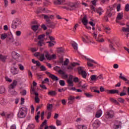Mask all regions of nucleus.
<instances>
[{"mask_svg":"<svg viewBox=\"0 0 129 129\" xmlns=\"http://www.w3.org/2000/svg\"><path fill=\"white\" fill-rule=\"evenodd\" d=\"M68 6H63L62 9H65L67 11H72L78 8V5L76 3H69L67 5Z\"/></svg>","mask_w":129,"mask_h":129,"instance_id":"1","label":"nucleus"},{"mask_svg":"<svg viewBox=\"0 0 129 129\" xmlns=\"http://www.w3.org/2000/svg\"><path fill=\"white\" fill-rule=\"evenodd\" d=\"M27 110L28 109L25 107L20 108L17 114L18 117H20V118H24V117H26Z\"/></svg>","mask_w":129,"mask_h":129,"instance_id":"2","label":"nucleus"},{"mask_svg":"<svg viewBox=\"0 0 129 129\" xmlns=\"http://www.w3.org/2000/svg\"><path fill=\"white\" fill-rule=\"evenodd\" d=\"M78 73L79 75H81L83 78L86 79V77H87V73L86 71H84V68L83 67H79L78 68Z\"/></svg>","mask_w":129,"mask_h":129,"instance_id":"3","label":"nucleus"},{"mask_svg":"<svg viewBox=\"0 0 129 129\" xmlns=\"http://www.w3.org/2000/svg\"><path fill=\"white\" fill-rule=\"evenodd\" d=\"M38 40H39L37 43L38 46L42 47V46H43V45L44 44V41L45 40V34H42L38 36Z\"/></svg>","mask_w":129,"mask_h":129,"instance_id":"4","label":"nucleus"},{"mask_svg":"<svg viewBox=\"0 0 129 129\" xmlns=\"http://www.w3.org/2000/svg\"><path fill=\"white\" fill-rule=\"evenodd\" d=\"M87 65L88 67H94V68H95V66H93V64H92V63H94V64H97V62L95 61V60L93 59H91L88 58H87Z\"/></svg>","mask_w":129,"mask_h":129,"instance_id":"5","label":"nucleus"},{"mask_svg":"<svg viewBox=\"0 0 129 129\" xmlns=\"http://www.w3.org/2000/svg\"><path fill=\"white\" fill-rule=\"evenodd\" d=\"M114 115V113H113V111L110 110L109 111H107L105 113V117L106 118H112Z\"/></svg>","mask_w":129,"mask_h":129,"instance_id":"6","label":"nucleus"},{"mask_svg":"<svg viewBox=\"0 0 129 129\" xmlns=\"http://www.w3.org/2000/svg\"><path fill=\"white\" fill-rule=\"evenodd\" d=\"M17 85H18V81L16 80H14L12 83L9 86V89L10 90L15 89V88H16L17 87Z\"/></svg>","mask_w":129,"mask_h":129,"instance_id":"7","label":"nucleus"},{"mask_svg":"<svg viewBox=\"0 0 129 129\" xmlns=\"http://www.w3.org/2000/svg\"><path fill=\"white\" fill-rule=\"evenodd\" d=\"M44 19L46 20V22H50V20H54V15H43Z\"/></svg>","mask_w":129,"mask_h":129,"instance_id":"8","label":"nucleus"},{"mask_svg":"<svg viewBox=\"0 0 129 129\" xmlns=\"http://www.w3.org/2000/svg\"><path fill=\"white\" fill-rule=\"evenodd\" d=\"M105 92H106L107 93H109L110 94H118V93H119V92L118 91V90H106L105 91Z\"/></svg>","mask_w":129,"mask_h":129,"instance_id":"9","label":"nucleus"},{"mask_svg":"<svg viewBox=\"0 0 129 129\" xmlns=\"http://www.w3.org/2000/svg\"><path fill=\"white\" fill-rule=\"evenodd\" d=\"M11 73L12 75H17V74H19V71H18L17 68H15V67H12L11 68Z\"/></svg>","mask_w":129,"mask_h":129,"instance_id":"10","label":"nucleus"},{"mask_svg":"<svg viewBox=\"0 0 129 129\" xmlns=\"http://www.w3.org/2000/svg\"><path fill=\"white\" fill-rule=\"evenodd\" d=\"M100 125V121H99V120H96L93 123V128L96 129L98 127H99V125Z\"/></svg>","mask_w":129,"mask_h":129,"instance_id":"11","label":"nucleus"},{"mask_svg":"<svg viewBox=\"0 0 129 129\" xmlns=\"http://www.w3.org/2000/svg\"><path fill=\"white\" fill-rule=\"evenodd\" d=\"M123 17V13L121 12L118 13L116 17V23H118V21H120V20H122Z\"/></svg>","mask_w":129,"mask_h":129,"instance_id":"12","label":"nucleus"},{"mask_svg":"<svg viewBox=\"0 0 129 129\" xmlns=\"http://www.w3.org/2000/svg\"><path fill=\"white\" fill-rule=\"evenodd\" d=\"M12 58L13 59H15V60L19 58V57H20V54L16 52V51L12 52Z\"/></svg>","mask_w":129,"mask_h":129,"instance_id":"13","label":"nucleus"},{"mask_svg":"<svg viewBox=\"0 0 129 129\" xmlns=\"http://www.w3.org/2000/svg\"><path fill=\"white\" fill-rule=\"evenodd\" d=\"M47 26L49 28H51V29H54L56 26V25L54 24L53 22H47Z\"/></svg>","mask_w":129,"mask_h":129,"instance_id":"14","label":"nucleus"},{"mask_svg":"<svg viewBox=\"0 0 129 129\" xmlns=\"http://www.w3.org/2000/svg\"><path fill=\"white\" fill-rule=\"evenodd\" d=\"M58 74H61L63 78H68V75L65 74V72L61 70H59Z\"/></svg>","mask_w":129,"mask_h":129,"instance_id":"15","label":"nucleus"},{"mask_svg":"<svg viewBox=\"0 0 129 129\" xmlns=\"http://www.w3.org/2000/svg\"><path fill=\"white\" fill-rule=\"evenodd\" d=\"M93 35H94V38L96 39L97 42H99V43H102L104 41V39L103 38H101V39L96 38L97 34L93 33Z\"/></svg>","mask_w":129,"mask_h":129,"instance_id":"16","label":"nucleus"},{"mask_svg":"<svg viewBox=\"0 0 129 129\" xmlns=\"http://www.w3.org/2000/svg\"><path fill=\"white\" fill-rule=\"evenodd\" d=\"M82 22L85 26H86V25H87L88 21L87 20V16H86V15H84V17L82 19Z\"/></svg>","mask_w":129,"mask_h":129,"instance_id":"17","label":"nucleus"},{"mask_svg":"<svg viewBox=\"0 0 129 129\" xmlns=\"http://www.w3.org/2000/svg\"><path fill=\"white\" fill-rule=\"evenodd\" d=\"M44 53H45V56L47 59V60H52V58L51 57V55L50 54H49V52L47 50H45L44 51Z\"/></svg>","mask_w":129,"mask_h":129,"instance_id":"18","label":"nucleus"},{"mask_svg":"<svg viewBox=\"0 0 129 129\" xmlns=\"http://www.w3.org/2000/svg\"><path fill=\"white\" fill-rule=\"evenodd\" d=\"M48 95L49 96H56L57 95V92L55 91H49L48 93Z\"/></svg>","mask_w":129,"mask_h":129,"instance_id":"19","label":"nucleus"},{"mask_svg":"<svg viewBox=\"0 0 129 129\" xmlns=\"http://www.w3.org/2000/svg\"><path fill=\"white\" fill-rule=\"evenodd\" d=\"M96 13H97V14H99L100 16H101L102 15V13H103V10L101 8H99L98 9H96L95 11Z\"/></svg>","mask_w":129,"mask_h":129,"instance_id":"20","label":"nucleus"},{"mask_svg":"<svg viewBox=\"0 0 129 129\" xmlns=\"http://www.w3.org/2000/svg\"><path fill=\"white\" fill-rule=\"evenodd\" d=\"M13 22L14 24H16L17 26H19V25H21L22 24L21 20L19 18H16V20L13 21Z\"/></svg>","mask_w":129,"mask_h":129,"instance_id":"21","label":"nucleus"},{"mask_svg":"<svg viewBox=\"0 0 129 129\" xmlns=\"http://www.w3.org/2000/svg\"><path fill=\"white\" fill-rule=\"evenodd\" d=\"M39 27H40V25H33L31 29L34 31V32H37V30L39 29Z\"/></svg>","mask_w":129,"mask_h":129,"instance_id":"22","label":"nucleus"},{"mask_svg":"<svg viewBox=\"0 0 129 129\" xmlns=\"http://www.w3.org/2000/svg\"><path fill=\"white\" fill-rule=\"evenodd\" d=\"M102 114V111L101 110H99L97 111L96 113V117H100Z\"/></svg>","mask_w":129,"mask_h":129,"instance_id":"23","label":"nucleus"},{"mask_svg":"<svg viewBox=\"0 0 129 129\" xmlns=\"http://www.w3.org/2000/svg\"><path fill=\"white\" fill-rule=\"evenodd\" d=\"M67 82L68 83V86L69 87H73L74 84H73V81L67 80Z\"/></svg>","mask_w":129,"mask_h":129,"instance_id":"24","label":"nucleus"},{"mask_svg":"<svg viewBox=\"0 0 129 129\" xmlns=\"http://www.w3.org/2000/svg\"><path fill=\"white\" fill-rule=\"evenodd\" d=\"M64 2V0H56L54 1V5H62Z\"/></svg>","mask_w":129,"mask_h":129,"instance_id":"25","label":"nucleus"},{"mask_svg":"<svg viewBox=\"0 0 129 129\" xmlns=\"http://www.w3.org/2000/svg\"><path fill=\"white\" fill-rule=\"evenodd\" d=\"M0 60L2 62H6V60H7V56L0 54Z\"/></svg>","mask_w":129,"mask_h":129,"instance_id":"26","label":"nucleus"},{"mask_svg":"<svg viewBox=\"0 0 129 129\" xmlns=\"http://www.w3.org/2000/svg\"><path fill=\"white\" fill-rule=\"evenodd\" d=\"M50 78H51L52 80H54L55 81H58V80H59V78H58V77L53 74L50 76Z\"/></svg>","mask_w":129,"mask_h":129,"instance_id":"27","label":"nucleus"},{"mask_svg":"<svg viewBox=\"0 0 129 129\" xmlns=\"http://www.w3.org/2000/svg\"><path fill=\"white\" fill-rule=\"evenodd\" d=\"M32 63L33 64H36V66H41V62L39 61L38 60H35V59H32Z\"/></svg>","mask_w":129,"mask_h":129,"instance_id":"28","label":"nucleus"},{"mask_svg":"<svg viewBox=\"0 0 129 129\" xmlns=\"http://www.w3.org/2000/svg\"><path fill=\"white\" fill-rule=\"evenodd\" d=\"M90 78H91V80L92 81H96V80H97V79H98L97 77H96V75H92L91 76Z\"/></svg>","mask_w":129,"mask_h":129,"instance_id":"29","label":"nucleus"},{"mask_svg":"<svg viewBox=\"0 0 129 129\" xmlns=\"http://www.w3.org/2000/svg\"><path fill=\"white\" fill-rule=\"evenodd\" d=\"M126 26L128 27L126 28H125L124 27H122V32H127V33H129V25H127Z\"/></svg>","mask_w":129,"mask_h":129,"instance_id":"30","label":"nucleus"},{"mask_svg":"<svg viewBox=\"0 0 129 129\" xmlns=\"http://www.w3.org/2000/svg\"><path fill=\"white\" fill-rule=\"evenodd\" d=\"M8 37V34L6 33L2 34L1 36L2 40H5Z\"/></svg>","mask_w":129,"mask_h":129,"instance_id":"31","label":"nucleus"},{"mask_svg":"<svg viewBox=\"0 0 129 129\" xmlns=\"http://www.w3.org/2000/svg\"><path fill=\"white\" fill-rule=\"evenodd\" d=\"M6 92V89H5V87H0V93L3 94V93H5Z\"/></svg>","mask_w":129,"mask_h":129,"instance_id":"32","label":"nucleus"},{"mask_svg":"<svg viewBox=\"0 0 129 129\" xmlns=\"http://www.w3.org/2000/svg\"><path fill=\"white\" fill-rule=\"evenodd\" d=\"M72 46H73V48H74V49L75 50H77V49H78V44L77 43H75V42H74L73 44H72Z\"/></svg>","mask_w":129,"mask_h":129,"instance_id":"33","label":"nucleus"},{"mask_svg":"<svg viewBox=\"0 0 129 129\" xmlns=\"http://www.w3.org/2000/svg\"><path fill=\"white\" fill-rule=\"evenodd\" d=\"M40 61H44L45 60V54L44 53L40 54Z\"/></svg>","mask_w":129,"mask_h":129,"instance_id":"34","label":"nucleus"},{"mask_svg":"<svg viewBox=\"0 0 129 129\" xmlns=\"http://www.w3.org/2000/svg\"><path fill=\"white\" fill-rule=\"evenodd\" d=\"M47 108L48 110H51L52 108H53V104H48L47 106Z\"/></svg>","mask_w":129,"mask_h":129,"instance_id":"35","label":"nucleus"},{"mask_svg":"<svg viewBox=\"0 0 129 129\" xmlns=\"http://www.w3.org/2000/svg\"><path fill=\"white\" fill-rule=\"evenodd\" d=\"M82 39L83 42H84V43H86L87 44H89V43H91V41L86 40V39H85V38H84V37H82Z\"/></svg>","mask_w":129,"mask_h":129,"instance_id":"36","label":"nucleus"},{"mask_svg":"<svg viewBox=\"0 0 129 129\" xmlns=\"http://www.w3.org/2000/svg\"><path fill=\"white\" fill-rule=\"evenodd\" d=\"M122 74L120 73V76L119 77V78H120L121 79H122L124 81H127V79L126 78H125L124 77L122 76Z\"/></svg>","mask_w":129,"mask_h":129,"instance_id":"37","label":"nucleus"},{"mask_svg":"<svg viewBox=\"0 0 129 129\" xmlns=\"http://www.w3.org/2000/svg\"><path fill=\"white\" fill-rule=\"evenodd\" d=\"M78 27H79V24H76L75 25L74 28L73 29V31L75 33V32H76V30L77 29V28H78Z\"/></svg>","mask_w":129,"mask_h":129,"instance_id":"38","label":"nucleus"},{"mask_svg":"<svg viewBox=\"0 0 129 129\" xmlns=\"http://www.w3.org/2000/svg\"><path fill=\"white\" fill-rule=\"evenodd\" d=\"M50 81H49V78H45L43 81H42V84H45L46 83H49Z\"/></svg>","mask_w":129,"mask_h":129,"instance_id":"39","label":"nucleus"},{"mask_svg":"<svg viewBox=\"0 0 129 129\" xmlns=\"http://www.w3.org/2000/svg\"><path fill=\"white\" fill-rule=\"evenodd\" d=\"M59 84L60 86H65V81L64 80H59Z\"/></svg>","mask_w":129,"mask_h":129,"instance_id":"40","label":"nucleus"},{"mask_svg":"<svg viewBox=\"0 0 129 129\" xmlns=\"http://www.w3.org/2000/svg\"><path fill=\"white\" fill-rule=\"evenodd\" d=\"M78 129H87V128L86 127V126H85V125H79L78 126Z\"/></svg>","mask_w":129,"mask_h":129,"instance_id":"41","label":"nucleus"},{"mask_svg":"<svg viewBox=\"0 0 129 129\" xmlns=\"http://www.w3.org/2000/svg\"><path fill=\"white\" fill-rule=\"evenodd\" d=\"M58 53H63L64 52V49L62 47H59L57 48Z\"/></svg>","mask_w":129,"mask_h":129,"instance_id":"42","label":"nucleus"},{"mask_svg":"<svg viewBox=\"0 0 129 129\" xmlns=\"http://www.w3.org/2000/svg\"><path fill=\"white\" fill-rule=\"evenodd\" d=\"M40 71H47V69L44 66H41L40 67Z\"/></svg>","mask_w":129,"mask_h":129,"instance_id":"43","label":"nucleus"},{"mask_svg":"<svg viewBox=\"0 0 129 129\" xmlns=\"http://www.w3.org/2000/svg\"><path fill=\"white\" fill-rule=\"evenodd\" d=\"M58 69H61V67L56 66L54 68H53V70L56 71V72H58V73H59V70Z\"/></svg>","mask_w":129,"mask_h":129,"instance_id":"44","label":"nucleus"},{"mask_svg":"<svg viewBox=\"0 0 129 129\" xmlns=\"http://www.w3.org/2000/svg\"><path fill=\"white\" fill-rule=\"evenodd\" d=\"M69 63V59L67 58L64 61V63L62 65H64V66H67V65H68Z\"/></svg>","mask_w":129,"mask_h":129,"instance_id":"45","label":"nucleus"},{"mask_svg":"<svg viewBox=\"0 0 129 129\" xmlns=\"http://www.w3.org/2000/svg\"><path fill=\"white\" fill-rule=\"evenodd\" d=\"M84 94L87 97H92L93 96V95L89 93H85Z\"/></svg>","mask_w":129,"mask_h":129,"instance_id":"46","label":"nucleus"},{"mask_svg":"<svg viewBox=\"0 0 129 129\" xmlns=\"http://www.w3.org/2000/svg\"><path fill=\"white\" fill-rule=\"evenodd\" d=\"M35 102H36V103H39V102H40V98H39L38 96H35Z\"/></svg>","mask_w":129,"mask_h":129,"instance_id":"47","label":"nucleus"},{"mask_svg":"<svg viewBox=\"0 0 129 129\" xmlns=\"http://www.w3.org/2000/svg\"><path fill=\"white\" fill-rule=\"evenodd\" d=\"M120 127H121V125L120 124H119V125L114 124L113 125V128H114V129L119 128Z\"/></svg>","mask_w":129,"mask_h":129,"instance_id":"48","label":"nucleus"},{"mask_svg":"<svg viewBox=\"0 0 129 129\" xmlns=\"http://www.w3.org/2000/svg\"><path fill=\"white\" fill-rule=\"evenodd\" d=\"M125 12H129V4H127L125 6Z\"/></svg>","mask_w":129,"mask_h":129,"instance_id":"49","label":"nucleus"},{"mask_svg":"<svg viewBox=\"0 0 129 129\" xmlns=\"http://www.w3.org/2000/svg\"><path fill=\"white\" fill-rule=\"evenodd\" d=\"M13 116H14V114H13V113L7 114V118H10L13 117Z\"/></svg>","mask_w":129,"mask_h":129,"instance_id":"50","label":"nucleus"},{"mask_svg":"<svg viewBox=\"0 0 129 129\" xmlns=\"http://www.w3.org/2000/svg\"><path fill=\"white\" fill-rule=\"evenodd\" d=\"M68 100L74 101V100H75V97H74V96H70L69 97Z\"/></svg>","mask_w":129,"mask_h":129,"instance_id":"51","label":"nucleus"},{"mask_svg":"<svg viewBox=\"0 0 129 129\" xmlns=\"http://www.w3.org/2000/svg\"><path fill=\"white\" fill-rule=\"evenodd\" d=\"M118 101L119 102H120L121 103H123L124 102V99L121 98H119L117 99Z\"/></svg>","mask_w":129,"mask_h":129,"instance_id":"52","label":"nucleus"},{"mask_svg":"<svg viewBox=\"0 0 129 129\" xmlns=\"http://www.w3.org/2000/svg\"><path fill=\"white\" fill-rule=\"evenodd\" d=\"M21 34H22V32H21V31H17L16 32V36H17V37H20V36H21Z\"/></svg>","mask_w":129,"mask_h":129,"instance_id":"53","label":"nucleus"},{"mask_svg":"<svg viewBox=\"0 0 129 129\" xmlns=\"http://www.w3.org/2000/svg\"><path fill=\"white\" fill-rule=\"evenodd\" d=\"M72 66H73V67H75V66H79V65H80V64L78 62H73L71 63Z\"/></svg>","mask_w":129,"mask_h":129,"instance_id":"54","label":"nucleus"},{"mask_svg":"<svg viewBox=\"0 0 129 129\" xmlns=\"http://www.w3.org/2000/svg\"><path fill=\"white\" fill-rule=\"evenodd\" d=\"M21 95L25 96L26 94H27V91L26 90H23L22 92H20Z\"/></svg>","mask_w":129,"mask_h":129,"instance_id":"55","label":"nucleus"},{"mask_svg":"<svg viewBox=\"0 0 129 129\" xmlns=\"http://www.w3.org/2000/svg\"><path fill=\"white\" fill-rule=\"evenodd\" d=\"M47 43H48V47H53L54 46V43L51 41H47Z\"/></svg>","mask_w":129,"mask_h":129,"instance_id":"56","label":"nucleus"},{"mask_svg":"<svg viewBox=\"0 0 129 129\" xmlns=\"http://www.w3.org/2000/svg\"><path fill=\"white\" fill-rule=\"evenodd\" d=\"M109 47L110 49L112 51H116L115 48L113 47V46H112V45L110 44V45H109Z\"/></svg>","mask_w":129,"mask_h":129,"instance_id":"57","label":"nucleus"},{"mask_svg":"<svg viewBox=\"0 0 129 129\" xmlns=\"http://www.w3.org/2000/svg\"><path fill=\"white\" fill-rule=\"evenodd\" d=\"M5 79L6 81H8V82H12L13 81V80L11 79H10V78L8 77H6Z\"/></svg>","mask_w":129,"mask_h":129,"instance_id":"58","label":"nucleus"},{"mask_svg":"<svg viewBox=\"0 0 129 129\" xmlns=\"http://www.w3.org/2000/svg\"><path fill=\"white\" fill-rule=\"evenodd\" d=\"M120 4H118L116 7L117 12H119L120 11Z\"/></svg>","mask_w":129,"mask_h":129,"instance_id":"59","label":"nucleus"},{"mask_svg":"<svg viewBox=\"0 0 129 129\" xmlns=\"http://www.w3.org/2000/svg\"><path fill=\"white\" fill-rule=\"evenodd\" d=\"M17 26H18L17 25L15 24L13 22L12 25V28L13 29H17Z\"/></svg>","mask_w":129,"mask_h":129,"instance_id":"60","label":"nucleus"},{"mask_svg":"<svg viewBox=\"0 0 129 129\" xmlns=\"http://www.w3.org/2000/svg\"><path fill=\"white\" fill-rule=\"evenodd\" d=\"M41 28L43 29L44 31H46V30H47V26L44 24H42L41 25Z\"/></svg>","mask_w":129,"mask_h":129,"instance_id":"61","label":"nucleus"},{"mask_svg":"<svg viewBox=\"0 0 129 129\" xmlns=\"http://www.w3.org/2000/svg\"><path fill=\"white\" fill-rule=\"evenodd\" d=\"M47 123V120H44V121L42 122L41 125V127H43V126L45 125Z\"/></svg>","mask_w":129,"mask_h":129,"instance_id":"62","label":"nucleus"},{"mask_svg":"<svg viewBox=\"0 0 129 129\" xmlns=\"http://www.w3.org/2000/svg\"><path fill=\"white\" fill-rule=\"evenodd\" d=\"M11 94H12V95H17L18 92L16 91H13L11 92Z\"/></svg>","mask_w":129,"mask_h":129,"instance_id":"63","label":"nucleus"},{"mask_svg":"<svg viewBox=\"0 0 129 129\" xmlns=\"http://www.w3.org/2000/svg\"><path fill=\"white\" fill-rule=\"evenodd\" d=\"M61 121L59 120H56V125L59 126V125H61Z\"/></svg>","mask_w":129,"mask_h":129,"instance_id":"64","label":"nucleus"}]
</instances>
